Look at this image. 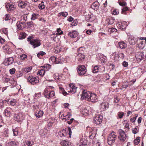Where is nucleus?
Masks as SVG:
<instances>
[{
    "label": "nucleus",
    "mask_w": 146,
    "mask_h": 146,
    "mask_svg": "<svg viewBox=\"0 0 146 146\" xmlns=\"http://www.w3.org/2000/svg\"><path fill=\"white\" fill-rule=\"evenodd\" d=\"M117 136L116 135V133L112 131L109 135L108 138V144L110 145H111L113 143L115 140L116 139Z\"/></svg>",
    "instance_id": "1"
},
{
    "label": "nucleus",
    "mask_w": 146,
    "mask_h": 146,
    "mask_svg": "<svg viewBox=\"0 0 146 146\" xmlns=\"http://www.w3.org/2000/svg\"><path fill=\"white\" fill-rule=\"evenodd\" d=\"M78 74L79 75L82 76L86 74L87 71L84 65H79L77 68Z\"/></svg>",
    "instance_id": "2"
},
{
    "label": "nucleus",
    "mask_w": 146,
    "mask_h": 146,
    "mask_svg": "<svg viewBox=\"0 0 146 146\" xmlns=\"http://www.w3.org/2000/svg\"><path fill=\"white\" fill-rule=\"evenodd\" d=\"M119 135L118 138L121 142L120 143L124 142L126 138V134L124 131L122 129H120L118 131Z\"/></svg>",
    "instance_id": "3"
},
{
    "label": "nucleus",
    "mask_w": 146,
    "mask_h": 146,
    "mask_svg": "<svg viewBox=\"0 0 146 146\" xmlns=\"http://www.w3.org/2000/svg\"><path fill=\"white\" fill-rule=\"evenodd\" d=\"M30 44L33 46L34 48L40 46L41 43L40 40L38 38L33 39L29 41Z\"/></svg>",
    "instance_id": "4"
},
{
    "label": "nucleus",
    "mask_w": 146,
    "mask_h": 146,
    "mask_svg": "<svg viewBox=\"0 0 146 146\" xmlns=\"http://www.w3.org/2000/svg\"><path fill=\"white\" fill-rule=\"evenodd\" d=\"M27 80L31 84L34 85L38 82L39 79L37 77H34L31 76L27 78Z\"/></svg>",
    "instance_id": "5"
},
{
    "label": "nucleus",
    "mask_w": 146,
    "mask_h": 146,
    "mask_svg": "<svg viewBox=\"0 0 146 146\" xmlns=\"http://www.w3.org/2000/svg\"><path fill=\"white\" fill-rule=\"evenodd\" d=\"M25 115L21 113H19L17 114H15L14 115V119L18 122H21L24 119Z\"/></svg>",
    "instance_id": "6"
},
{
    "label": "nucleus",
    "mask_w": 146,
    "mask_h": 146,
    "mask_svg": "<svg viewBox=\"0 0 146 146\" xmlns=\"http://www.w3.org/2000/svg\"><path fill=\"white\" fill-rule=\"evenodd\" d=\"M82 93L81 99H85L86 100L88 101V99L89 98L91 93L89 91L84 90H83Z\"/></svg>",
    "instance_id": "7"
},
{
    "label": "nucleus",
    "mask_w": 146,
    "mask_h": 146,
    "mask_svg": "<svg viewBox=\"0 0 146 146\" xmlns=\"http://www.w3.org/2000/svg\"><path fill=\"white\" fill-rule=\"evenodd\" d=\"M5 7L7 9L8 11L9 12H11L15 9L14 4L11 2L6 3Z\"/></svg>",
    "instance_id": "8"
},
{
    "label": "nucleus",
    "mask_w": 146,
    "mask_h": 146,
    "mask_svg": "<svg viewBox=\"0 0 146 146\" xmlns=\"http://www.w3.org/2000/svg\"><path fill=\"white\" fill-rule=\"evenodd\" d=\"M102 117L101 115H98L94 118L93 122L97 125L100 124L102 120Z\"/></svg>",
    "instance_id": "9"
},
{
    "label": "nucleus",
    "mask_w": 146,
    "mask_h": 146,
    "mask_svg": "<svg viewBox=\"0 0 146 146\" xmlns=\"http://www.w3.org/2000/svg\"><path fill=\"white\" fill-rule=\"evenodd\" d=\"M88 99V101L95 103L97 100L98 97L95 94L91 93Z\"/></svg>",
    "instance_id": "10"
},
{
    "label": "nucleus",
    "mask_w": 146,
    "mask_h": 146,
    "mask_svg": "<svg viewBox=\"0 0 146 146\" xmlns=\"http://www.w3.org/2000/svg\"><path fill=\"white\" fill-rule=\"evenodd\" d=\"M135 57L138 61H140L143 59L144 58V55L143 52H139L137 53Z\"/></svg>",
    "instance_id": "11"
},
{
    "label": "nucleus",
    "mask_w": 146,
    "mask_h": 146,
    "mask_svg": "<svg viewBox=\"0 0 146 146\" xmlns=\"http://www.w3.org/2000/svg\"><path fill=\"white\" fill-rule=\"evenodd\" d=\"M100 109L102 111H104L109 107V104L107 102H104L100 104Z\"/></svg>",
    "instance_id": "12"
},
{
    "label": "nucleus",
    "mask_w": 146,
    "mask_h": 146,
    "mask_svg": "<svg viewBox=\"0 0 146 146\" xmlns=\"http://www.w3.org/2000/svg\"><path fill=\"white\" fill-rule=\"evenodd\" d=\"M137 41L138 40L137 38L132 36L129 37L128 39V42L131 45L135 44Z\"/></svg>",
    "instance_id": "13"
},
{
    "label": "nucleus",
    "mask_w": 146,
    "mask_h": 146,
    "mask_svg": "<svg viewBox=\"0 0 146 146\" xmlns=\"http://www.w3.org/2000/svg\"><path fill=\"white\" fill-rule=\"evenodd\" d=\"M69 90H68V92H71L72 94H74L76 92L77 87L74 86L73 84H70L69 85Z\"/></svg>",
    "instance_id": "14"
},
{
    "label": "nucleus",
    "mask_w": 146,
    "mask_h": 146,
    "mask_svg": "<svg viewBox=\"0 0 146 146\" xmlns=\"http://www.w3.org/2000/svg\"><path fill=\"white\" fill-rule=\"evenodd\" d=\"M28 3H29L26 1H19L18 6L20 8L23 9L25 8Z\"/></svg>",
    "instance_id": "15"
},
{
    "label": "nucleus",
    "mask_w": 146,
    "mask_h": 146,
    "mask_svg": "<svg viewBox=\"0 0 146 146\" xmlns=\"http://www.w3.org/2000/svg\"><path fill=\"white\" fill-rule=\"evenodd\" d=\"M76 58L80 62H81L83 61L85 58V56L81 53H79L76 57Z\"/></svg>",
    "instance_id": "16"
},
{
    "label": "nucleus",
    "mask_w": 146,
    "mask_h": 146,
    "mask_svg": "<svg viewBox=\"0 0 146 146\" xmlns=\"http://www.w3.org/2000/svg\"><path fill=\"white\" fill-rule=\"evenodd\" d=\"M44 112L42 111H37L35 113V115L37 118H40L43 116Z\"/></svg>",
    "instance_id": "17"
},
{
    "label": "nucleus",
    "mask_w": 146,
    "mask_h": 146,
    "mask_svg": "<svg viewBox=\"0 0 146 146\" xmlns=\"http://www.w3.org/2000/svg\"><path fill=\"white\" fill-rule=\"evenodd\" d=\"M68 35L69 36L72 38H74L77 37L78 34L76 31H74L69 32Z\"/></svg>",
    "instance_id": "18"
},
{
    "label": "nucleus",
    "mask_w": 146,
    "mask_h": 146,
    "mask_svg": "<svg viewBox=\"0 0 146 146\" xmlns=\"http://www.w3.org/2000/svg\"><path fill=\"white\" fill-rule=\"evenodd\" d=\"M111 58L115 61H117L118 60L119 54H116L115 52H114L112 54Z\"/></svg>",
    "instance_id": "19"
},
{
    "label": "nucleus",
    "mask_w": 146,
    "mask_h": 146,
    "mask_svg": "<svg viewBox=\"0 0 146 146\" xmlns=\"http://www.w3.org/2000/svg\"><path fill=\"white\" fill-rule=\"evenodd\" d=\"M57 33H53L50 35L51 39L54 40V41H56L58 39V37L57 36Z\"/></svg>",
    "instance_id": "20"
},
{
    "label": "nucleus",
    "mask_w": 146,
    "mask_h": 146,
    "mask_svg": "<svg viewBox=\"0 0 146 146\" xmlns=\"http://www.w3.org/2000/svg\"><path fill=\"white\" fill-rule=\"evenodd\" d=\"M61 145L63 146H69L70 144V143L68 141L66 140L62 141L60 143Z\"/></svg>",
    "instance_id": "21"
},
{
    "label": "nucleus",
    "mask_w": 146,
    "mask_h": 146,
    "mask_svg": "<svg viewBox=\"0 0 146 146\" xmlns=\"http://www.w3.org/2000/svg\"><path fill=\"white\" fill-rule=\"evenodd\" d=\"M119 45L120 48L121 49H124L127 47V44L123 41L119 43Z\"/></svg>",
    "instance_id": "22"
},
{
    "label": "nucleus",
    "mask_w": 146,
    "mask_h": 146,
    "mask_svg": "<svg viewBox=\"0 0 146 146\" xmlns=\"http://www.w3.org/2000/svg\"><path fill=\"white\" fill-rule=\"evenodd\" d=\"M25 24V22L19 21V22H17V28L19 29H23L22 25Z\"/></svg>",
    "instance_id": "23"
},
{
    "label": "nucleus",
    "mask_w": 146,
    "mask_h": 146,
    "mask_svg": "<svg viewBox=\"0 0 146 146\" xmlns=\"http://www.w3.org/2000/svg\"><path fill=\"white\" fill-rule=\"evenodd\" d=\"M107 57L103 55H101L100 57V60L101 62V63H105L107 61Z\"/></svg>",
    "instance_id": "24"
},
{
    "label": "nucleus",
    "mask_w": 146,
    "mask_h": 146,
    "mask_svg": "<svg viewBox=\"0 0 146 146\" xmlns=\"http://www.w3.org/2000/svg\"><path fill=\"white\" fill-rule=\"evenodd\" d=\"M11 108H7L5 110V115L7 117H9L10 116Z\"/></svg>",
    "instance_id": "25"
},
{
    "label": "nucleus",
    "mask_w": 146,
    "mask_h": 146,
    "mask_svg": "<svg viewBox=\"0 0 146 146\" xmlns=\"http://www.w3.org/2000/svg\"><path fill=\"white\" fill-rule=\"evenodd\" d=\"M117 26L118 28L121 29H125L126 26L124 25L122 23H120L117 24Z\"/></svg>",
    "instance_id": "26"
},
{
    "label": "nucleus",
    "mask_w": 146,
    "mask_h": 146,
    "mask_svg": "<svg viewBox=\"0 0 146 146\" xmlns=\"http://www.w3.org/2000/svg\"><path fill=\"white\" fill-rule=\"evenodd\" d=\"M58 134L61 137H65L66 135V131L64 130L59 131Z\"/></svg>",
    "instance_id": "27"
},
{
    "label": "nucleus",
    "mask_w": 146,
    "mask_h": 146,
    "mask_svg": "<svg viewBox=\"0 0 146 146\" xmlns=\"http://www.w3.org/2000/svg\"><path fill=\"white\" fill-rule=\"evenodd\" d=\"M54 96V91H50L48 94V96L47 95L46 98H50L53 97Z\"/></svg>",
    "instance_id": "28"
},
{
    "label": "nucleus",
    "mask_w": 146,
    "mask_h": 146,
    "mask_svg": "<svg viewBox=\"0 0 146 146\" xmlns=\"http://www.w3.org/2000/svg\"><path fill=\"white\" fill-rule=\"evenodd\" d=\"M50 87H46L44 91V96L46 98L47 97V95L48 96V94Z\"/></svg>",
    "instance_id": "29"
},
{
    "label": "nucleus",
    "mask_w": 146,
    "mask_h": 146,
    "mask_svg": "<svg viewBox=\"0 0 146 146\" xmlns=\"http://www.w3.org/2000/svg\"><path fill=\"white\" fill-rule=\"evenodd\" d=\"M99 68V67L98 66H94L93 68H92V72L94 73H96L98 72Z\"/></svg>",
    "instance_id": "30"
},
{
    "label": "nucleus",
    "mask_w": 146,
    "mask_h": 146,
    "mask_svg": "<svg viewBox=\"0 0 146 146\" xmlns=\"http://www.w3.org/2000/svg\"><path fill=\"white\" fill-rule=\"evenodd\" d=\"M13 59L12 57L8 58L7 60V63H8L7 65H9L12 64L13 62Z\"/></svg>",
    "instance_id": "31"
},
{
    "label": "nucleus",
    "mask_w": 146,
    "mask_h": 146,
    "mask_svg": "<svg viewBox=\"0 0 146 146\" xmlns=\"http://www.w3.org/2000/svg\"><path fill=\"white\" fill-rule=\"evenodd\" d=\"M44 3V2L42 1L41 3L38 5V7L39 9H43L44 8L45 6Z\"/></svg>",
    "instance_id": "32"
},
{
    "label": "nucleus",
    "mask_w": 146,
    "mask_h": 146,
    "mask_svg": "<svg viewBox=\"0 0 146 146\" xmlns=\"http://www.w3.org/2000/svg\"><path fill=\"white\" fill-rule=\"evenodd\" d=\"M60 77L59 74L57 73H55L53 76V77L56 80H59L60 79Z\"/></svg>",
    "instance_id": "33"
},
{
    "label": "nucleus",
    "mask_w": 146,
    "mask_h": 146,
    "mask_svg": "<svg viewBox=\"0 0 146 146\" xmlns=\"http://www.w3.org/2000/svg\"><path fill=\"white\" fill-rule=\"evenodd\" d=\"M16 100L13 99L10 101L9 103L10 105L14 106L16 104Z\"/></svg>",
    "instance_id": "34"
},
{
    "label": "nucleus",
    "mask_w": 146,
    "mask_h": 146,
    "mask_svg": "<svg viewBox=\"0 0 146 146\" xmlns=\"http://www.w3.org/2000/svg\"><path fill=\"white\" fill-rule=\"evenodd\" d=\"M25 143L28 146H31L33 144V142L31 141H25Z\"/></svg>",
    "instance_id": "35"
},
{
    "label": "nucleus",
    "mask_w": 146,
    "mask_h": 146,
    "mask_svg": "<svg viewBox=\"0 0 146 146\" xmlns=\"http://www.w3.org/2000/svg\"><path fill=\"white\" fill-rule=\"evenodd\" d=\"M38 14L33 13L32 15V16L31 18V19L33 20H35L38 17Z\"/></svg>",
    "instance_id": "36"
},
{
    "label": "nucleus",
    "mask_w": 146,
    "mask_h": 146,
    "mask_svg": "<svg viewBox=\"0 0 146 146\" xmlns=\"http://www.w3.org/2000/svg\"><path fill=\"white\" fill-rule=\"evenodd\" d=\"M145 44V43H144V41H140V43L138 44V45L139 46V47L140 48H143L144 46V44Z\"/></svg>",
    "instance_id": "37"
},
{
    "label": "nucleus",
    "mask_w": 146,
    "mask_h": 146,
    "mask_svg": "<svg viewBox=\"0 0 146 146\" xmlns=\"http://www.w3.org/2000/svg\"><path fill=\"white\" fill-rule=\"evenodd\" d=\"M54 63L55 64H57L59 63H62V61L60 60L59 58H57L56 57V60H55Z\"/></svg>",
    "instance_id": "38"
},
{
    "label": "nucleus",
    "mask_w": 146,
    "mask_h": 146,
    "mask_svg": "<svg viewBox=\"0 0 146 146\" xmlns=\"http://www.w3.org/2000/svg\"><path fill=\"white\" fill-rule=\"evenodd\" d=\"M82 142L79 144V146H88L86 143V141L81 140Z\"/></svg>",
    "instance_id": "39"
},
{
    "label": "nucleus",
    "mask_w": 146,
    "mask_h": 146,
    "mask_svg": "<svg viewBox=\"0 0 146 146\" xmlns=\"http://www.w3.org/2000/svg\"><path fill=\"white\" fill-rule=\"evenodd\" d=\"M41 96L40 93L39 92L35 94L34 96V99L35 100L36 99L40 97Z\"/></svg>",
    "instance_id": "40"
},
{
    "label": "nucleus",
    "mask_w": 146,
    "mask_h": 146,
    "mask_svg": "<svg viewBox=\"0 0 146 146\" xmlns=\"http://www.w3.org/2000/svg\"><path fill=\"white\" fill-rule=\"evenodd\" d=\"M67 118L68 119L69 118V116H68V115L64 116L63 115H62L61 117V119L64 121H66V119Z\"/></svg>",
    "instance_id": "41"
},
{
    "label": "nucleus",
    "mask_w": 146,
    "mask_h": 146,
    "mask_svg": "<svg viewBox=\"0 0 146 146\" xmlns=\"http://www.w3.org/2000/svg\"><path fill=\"white\" fill-rule=\"evenodd\" d=\"M45 71L44 70H41L38 71V74L41 76H43L45 74Z\"/></svg>",
    "instance_id": "42"
},
{
    "label": "nucleus",
    "mask_w": 146,
    "mask_h": 146,
    "mask_svg": "<svg viewBox=\"0 0 146 146\" xmlns=\"http://www.w3.org/2000/svg\"><path fill=\"white\" fill-rule=\"evenodd\" d=\"M123 115L124 113L122 112H119L117 113L118 116L119 118H122Z\"/></svg>",
    "instance_id": "43"
},
{
    "label": "nucleus",
    "mask_w": 146,
    "mask_h": 146,
    "mask_svg": "<svg viewBox=\"0 0 146 146\" xmlns=\"http://www.w3.org/2000/svg\"><path fill=\"white\" fill-rule=\"evenodd\" d=\"M13 131L14 136H17L18 135V130L17 128H16L14 129H13Z\"/></svg>",
    "instance_id": "44"
},
{
    "label": "nucleus",
    "mask_w": 146,
    "mask_h": 146,
    "mask_svg": "<svg viewBox=\"0 0 146 146\" xmlns=\"http://www.w3.org/2000/svg\"><path fill=\"white\" fill-rule=\"evenodd\" d=\"M20 57L21 60H24L27 58V56L25 54H23L20 55Z\"/></svg>",
    "instance_id": "45"
},
{
    "label": "nucleus",
    "mask_w": 146,
    "mask_h": 146,
    "mask_svg": "<svg viewBox=\"0 0 146 146\" xmlns=\"http://www.w3.org/2000/svg\"><path fill=\"white\" fill-rule=\"evenodd\" d=\"M60 15H62L64 17H66L68 15V13L67 12H62L59 13Z\"/></svg>",
    "instance_id": "46"
},
{
    "label": "nucleus",
    "mask_w": 146,
    "mask_h": 146,
    "mask_svg": "<svg viewBox=\"0 0 146 146\" xmlns=\"http://www.w3.org/2000/svg\"><path fill=\"white\" fill-rule=\"evenodd\" d=\"M45 54V53L44 52L40 51L37 54V56L38 57H39L40 56H43Z\"/></svg>",
    "instance_id": "47"
},
{
    "label": "nucleus",
    "mask_w": 146,
    "mask_h": 146,
    "mask_svg": "<svg viewBox=\"0 0 146 146\" xmlns=\"http://www.w3.org/2000/svg\"><path fill=\"white\" fill-rule=\"evenodd\" d=\"M8 144L10 146H17V144L15 142L11 141Z\"/></svg>",
    "instance_id": "48"
},
{
    "label": "nucleus",
    "mask_w": 146,
    "mask_h": 146,
    "mask_svg": "<svg viewBox=\"0 0 146 146\" xmlns=\"http://www.w3.org/2000/svg\"><path fill=\"white\" fill-rule=\"evenodd\" d=\"M27 27L28 28H30L32 26H33L34 25L32 21L27 22Z\"/></svg>",
    "instance_id": "49"
},
{
    "label": "nucleus",
    "mask_w": 146,
    "mask_h": 146,
    "mask_svg": "<svg viewBox=\"0 0 146 146\" xmlns=\"http://www.w3.org/2000/svg\"><path fill=\"white\" fill-rule=\"evenodd\" d=\"M139 142V138H137L136 139L134 140L133 141L135 145H138Z\"/></svg>",
    "instance_id": "50"
},
{
    "label": "nucleus",
    "mask_w": 146,
    "mask_h": 146,
    "mask_svg": "<svg viewBox=\"0 0 146 146\" xmlns=\"http://www.w3.org/2000/svg\"><path fill=\"white\" fill-rule=\"evenodd\" d=\"M31 69L32 68L31 67H28L25 68L24 71L25 72H27V73H28L31 71Z\"/></svg>",
    "instance_id": "51"
},
{
    "label": "nucleus",
    "mask_w": 146,
    "mask_h": 146,
    "mask_svg": "<svg viewBox=\"0 0 146 146\" xmlns=\"http://www.w3.org/2000/svg\"><path fill=\"white\" fill-rule=\"evenodd\" d=\"M128 10V8L127 7H124L122 9V13L123 14H125V12Z\"/></svg>",
    "instance_id": "52"
},
{
    "label": "nucleus",
    "mask_w": 146,
    "mask_h": 146,
    "mask_svg": "<svg viewBox=\"0 0 146 146\" xmlns=\"http://www.w3.org/2000/svg\"><path fill=\"white\" fill-rule=\"evenodd\" d=\"M5 21H8L11 19V18L10 15L9 14H7L5 16Z\"/></svg>",
    "instance_id": "53"
},
{
    "label": "nucleus",
    "mask_w": 146,
    "mask_h": 146,
    "mask_svg": "<svg viewBox=\"0 0 146 146\" xmlns=\"http://www.w3.org/2000/svg\"><path fill=\"white\" fill-rule=\"evenodd\" d=\"M2 32L5 34L6 35H7L8 34L7 29V28H4L2 29Z\"/></svg>",
    "instance_id": "54"
},
{
    "label": "nucleus",
    "mask_w": 146,
    "mask_h": 146,
    "mask_svg": "<svg viewBox=\"0 0 146 146\" xmlns=\"http://www.w3.org/2000/svg\"><path fill=\"white\" fill-rule=\"evenodd\" d=\"M57 32L59 35H61L63 33V31L61 30L60 28L57 29Z\"/></svg>",
    "instance_id": "55"
},
{
    "label": "nucleus",
    "mask_w": 146,
    "mask_h": 146,
    "mask_svg": "<svg viewBox=\"0 0 146 146\" xmlns=\"http://www.w3.org/2000/svg\"><path fill=\"white\" fill-rule=\"evenodd\" d=\"M132 49L131 48H129L126 50V52L129 54H131L132 52Z\"/></svg>",
    "instance_id": "56"
},
{
    "label": "nucleus",
    "mask_w": 146,
    "mask_h": 146,
    "mask_svg": "<svg viewBox=\"0 0 146 146\" xmlns=\"http://www.w3.org/2000/svg\"><path fill=\"white\" fill-rule=\"evenodd\" d=\"M15 71V68H13L9 70V72L11 74H14Z\"/></svg>",
    "instance_id": "57"
},
{
    "label": "nucleus",
    "mask_w": 146,
    "mask_h": 146,
    "mask_svg": "<svg viewBox=\"0 0 146 146\" xmlns=\"http://www.w3.org/2000/svg\"><path fill=\"white\" fill-rule=\"evenodd\" d=\"M55 56H52L50 58V61H51L53 63H54L55 60H56Z\"/></svg>",
    "instance_id": "58"
},
{
    "label": "nucleus",
    "mask_w": 146,
    "mask_h": 146,
    "mask_svg": "<svg viewBox=\"0 0 146 146\" xmlns=\"http://www.w3.org/2000/svg\"><path fill=\"white\" fill-rule=\"evenodd\" d=\"M132 131L133 133L134 134H136L137 133L138 131V130L137 129V127H135L134 129H132Z\"/></svg>",
    "instance_id": "59"
},
{
    "label": "nucleus",
    "mask_w": 146,
    "mask_h": 146,
    "mask_svg": "<svg viewBox=\"0 0 146 146\" xmlns=\"http://www.w3.org/2000/svg\"><path fill=\"white\" fill-rule=\"evenodd\" d=\"M119 4L121 6H125L126 5V3L125 2H119Z\"/></svg>",
    "instance_id": "60"
},
{
    "label": "nucleus",
    "mask_w": 146,
    "mask_h": 146,
    "mask_svg": "<svg viewBox=\"0 0 146 146\" xmlns=\"http://www.w3.org/2000/svg\"><path fill=\"white\" fill-rule=\"evenodd\" d=\"M114 22V19L111 18L110 19H109V22H108L109 24V25H112Z\"/></svg>",
    "instance_id": "61"
},
{
    "label": "nucleus",
    "mask_w": 146,
    "mask_h": 146,
    "mask_svg": "<svg viewBox=\"0 0 146 146\" xmlns=\"http://www.w3.org/2000/svg\"><path fill=\"white\" fill-rule=\"evenodd\" d=\"M5 40L2 37L0 36V43L3 44L5 42Z\"/></svg>",
    "instance_id": "62"
},
{
    "label": "nucleus",
    "mask_w": 146,
    "mask_h": 146,
    "mask_svg": "<svg viewBox=\"0 0 146 146\" xmlns=\"http://www.w3.org/2000/svg\"><path fill=\"white\" fill-rule=\"evenodd\" d=\"M119 13V11L115 9L113 12V14L114 15H116L118 14Z\"/></svg>",
    "instance_id": "63"
},
{
    "label": "nucleus",
    "mask_w": 146,
    "mask_h": 146,
    "mask_svg": "<svg viewBox=\"0 0 146 146\" xmlns=\"http://www.w3.org/2000/svg\"><path fill=\"white\" fill-rule=\"evenodd\" d=\"M23 75V74L21 72H18L17 75H16V77L17 78H18L20 77L21 76Z\"/></svg>",
    "instance_id": "64"
}]
</instances>
